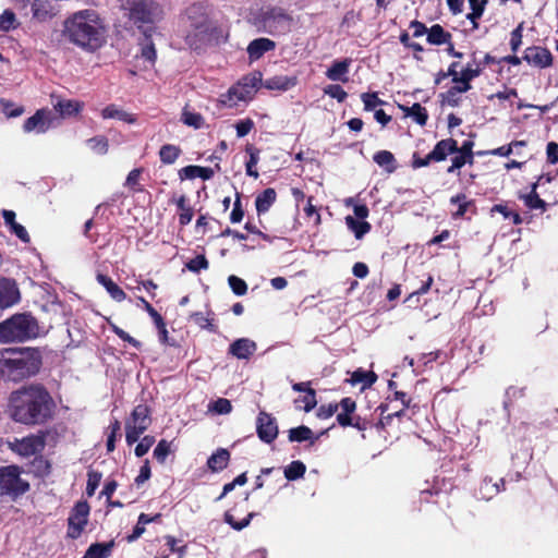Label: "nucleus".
<instances>
[{"mask_svg": "<svg viewBox=\"0 0 558 558\" xmlns=\"http://www.w3.org/2000/svg\"><path fill=\"white\" fill-rule=\"evenodd\" d=\"M351 59L335 61L326 71V76L333 82H348V73L351 65Z\"/></svg>", "mask_w": 558, "mask_h": 558, "instance_id": "nucleus-18", "label": "nucleus"}, {"mask_svg": "<svg viewBox=\"0 0 558 558\" xmlns=\"http://www.w3.org/2000/svg\"><path fill=\"white\" fill-rule=\"evenodd\" d=\"M54 109L59 111L61 116H73L83 109V104L76 100H59L54 105Z\"/></svg>", "mask_w": 558, "mask_h": 558, "instance_id": "nucleus-32", "label": "nucleus"}, {"mask_svg": "<svg viewBox=\"0 0 558 558\" xmlns=\"http://www.w3.org/2000/svg\"><path fill=\"white\" fill-rule=\"evenodd\" d=\"M276 201V192L274 189H266L263 191L255 201L256 210L258 214L268 211Z\"/></svg>", "mask_w": 558, "mask_h": 558, "instance_id": "nucleus-28", "label": "nucleus"}, {"mask_svg": "<svg viewBox=\"0 0 558 558\" xmlns=\"http://www.w3.org/2000/svg\"><path fill=\"white\" fill-rule=\"evenodd\" d=\"M453 83L456 85L449 88V97H456L459 94L466 93L472 88L471 83L466 81H454Z\"/></svg>", "mask_w": 558, "mask_h": 558, "instance_id": "nucleus-61", "label": "nucleus"}, {"mask_svg": "<svg viewBox=\"0 0 558 558\" xmlns=\"http://www.w3.org/2000/svg\"><path fill=\"white\" fill-rule=\"evenodd\" d=\"M450 37V34L445 32L442 26H440L439 24L433 25L427 31V41L432 45L446 44L449 41Z\"/></svg>", "mask_w": 558, "mask_h": 558, "instance_id": "nucleus-31", "label": "nucleus"}, {"mask_svg": "<svg viewBox=\"0 0 558 558\" xmlns=\"http://www.w3.org/2000/svg\"><path fill=\"white\" fill-rule=\"evenodd\" d=\"M112 330L121 340L129 342L132 347H134L136 349H138L141 347V342L140 341H137L135 338L130 336L128 332H125L120 327L113 325L112 326Z\"/></svg>", "mask_w": 558, "mask_h": 558, "instance_id": "nucleus-63", "label": "nucleus"}, {"mask_svg": "<svg viewBox=\"0 0 558 558\" xmlns=\"http://www.w3.org/2000/svg\"><path fill=\"white\" fill-rule=\"evenodd\" d=\"M256 348V343L253 340L241 338L230 345L229 352L240 360H246L254 354Z\"/></svg>", "mask_w": 558, "mask_h": 558, "instance_id": "nucleus-17", "label": "nucleus"}, {"mask_svg": "<svg viewBox=\"0 0 558 558\" xmlns=\"http://www.w3.org/2000/svg\"><path fill=\"white\" fill-rule=\"evenodd\" d=\"M296 78L290 77L287 75H276L269 78H266L262 85L270 90H288L295 86Z\"/></svg>", "mask_w": 558, "mask_h": 558, "instance_id": "nucleus-22", "label": "nucleus"}, {"mask_svg": "<svg viewBox=\"0 0 558 558\" xmlns=\"http://www.w3.org/2000/svg\"><path fill=\"white\" fill-rule=\"evenodd\" d=\"M186 268L193 272H199L203 269L208 268V260L204 255H197L186 263Z\"/></svg>", "mask_w": 558, "mask_h": 558, "instance_id": "nucleus-53", "label": "nucleus"}, {"mask_svg": "<svg viewBox=\"0 0 558 558\" xmlns=\"http://www.w3.org/2000/svg\"><path fill=\"white\" fill-rule=\"evenodd\" d=\"M345 225L357 240L362 239L371 230V225L367 221L357 220L352 216L345 217Z\"/></svg>", "mask_w": 558, "mask_h": 558, "instance_id": "nucleus-30", "label": "nucleus"}, {"mask_svg": "<svg viewBox=\"0 0 558 558\" xmlns=\"http://www.w3.org/2000/svg\"><path fill=\"white\" fill-rule=\"evenodd\" d=\"M179 175L181 180H191L195 178L209 180L214 175V170L199 166H186L180 170Z\"/></svg>", "mask_w": 558, "mask_h": 558, "instance_id": "nucleus-26", "label": "nucleus"}, {"mask_svg": "<svg viewBox=\"0 0 558 558\" xmlns=\"http://www.w3.org/2000/svg\"><path fill=\"white\" fill-rule=\"evenodd\" d=\"M32 12L34 19L47 21L56 14V8L51 0H34Z\"/></svg>", "mask_w": 558, "mask_h": 558, "instance_id": "nucleus-19", "label": "nucleus"}, {"mask_svg": "<svg viewBox=\"0 0 558 558\" xmlns=\"http://www.w3.org/2000/svg\"><path fill=\"white\" fill-rule=\"evenodd\" d=\"M155 438L153 436H145L135 447V454L137 457L145 456L150 447L154 445Z\"/></svg>", "mask_w": 558, "mask_h": 558, "instance_id": "nucleus-58", "label": "nucleus"}, {"mask_svg": "<svg viewBox=\"0 0 558 558\" xmlns=\"http://www.w3.org/2000/svg\"><path fill=\"white\" fill-rule=\"evenodd\" d=\"M523 59L534 66L547 68L553 62V57L549 50L542 47H530L525 50Z\"/></svg>", "mask_w": 558, "mask_h": 558, "instance_id": "nucleus-14", "label": "nucleus"}, {"mask_svg": "<svg viewBox=\"0 0 558 558\" xmlns=\"http://www.w3.org/2000/svg\"><path fill=\"white\" fill-rule=\"evenodd\" d=\"M522 199L530 209H545V202L536 193V184L533 185L529 194L522 196Z\"/></svg>", "mask_w": 558, "mask_h": 558, "instance_id": "nucleus-41", "label": "nucleus"}, {"mask_svg": "<svg viewBox=\"0 0 558 558\" xmlns=\"http://www.w3.org/2000/svg\"><path fill=\"white\" fill-rule=\"evenodd\" d=\"M257 435L264 442L270 444L278 436L276 420L266 412H260L256 421Z\"/></svg>", "mask_w": 558, "mask_h": 558, "instance_id": "nucleus-12", "label": "nucleus"}, {"mask_svg": "<svg viewBox=\"0 0 558 558\" xmlns=\"http://www.w3.org/2000/svg\"><path fill=\"white\" fill-rule=\"evenodd\" d=\"M54 117L50 110L39 109L25 120L23 124V130L25 133L35 132L37 134H43L47 132L51 126Z\"/></svg>", "mask_w": 558, "mask_h": 558, "instance_id": "nucleus-11", "label": "nucleus"}, {"mask_svg": "<svg viewBox=\"0 0 558 558\" xmlns=\"http://www.w3.org/2000/svg\"><path fill=\"white\" fill-rule=\"evenodd\" d=\"M472 12L466 15V17L476 26V20H478L483 12L484 5L480 2V0H469Z\"/></svg>", "mask_w": 558, "mask_h": 558, "instance_id": "nucleus-56", "label": "nucleus"}, {"mask_svg": "<svg viewBox=\"0 0 558 558\" xmlns=\"http://www.w3.org/2000/svg\"><path fill=\"white\" fill-rule=\"evenodd\" d=\"M21 300L20 290L12 279H0V310L12 307Z\"/></svg>", "mask_w": 558, "mask_h": 558, "instance_id": "nucleus-13", "label": "nucleus"}, {"mask_svg": "<svg viewBox=\"0 0 558 558\" xmlns=\"http://www.w3.org/2000/svg\"><path fill=\"white\" fill-rule=\"evenodd\" d=\"M254 515H255V513L251 512L242 521H235L234 517L230 513V511H227L225 513V522L228 523L229 525H231L232 529H234L236 531H241L250 524V522Z\"/></svg>", "mask_w": 558, "mask_h": 558, "instance_id": "nucleus-47", "label": "nucleus"}, {"mask_svg": "<svg viewBox=\"0 0 558 558\" xmlns=\"http://www.w3.org/2000/svg\"><path fill=\"white\" fill-rule=\"evenodd\" d=\"M182 122L194 129H201L204 125V118L195 111H191L187 108H184L181 117Z\"/></svg>", "mask_w": 558, "mask_h": 558, "instance_id": "nucleus-39", "label": "nucleus"}, {"mask_svg": "<svg viewBox=\"0 0 558 558\" xmlns=\"http://www.w3.org/2000/svg\"><path fill=\"white\" fill-rule=\"evenodd\" d=\"M304 403V411L310 412L312 411L316 404V395L314 389H307L305 396L301 400Z\"/></svg>", "mask_w": 558, "mask_h": 558, "instance_id": "nucleus-64", "label": "nucleus"}, {"mask_svg": "<svg viewBox=\"0 0 558 558\" xmlns=\"http://www.w3.org/2000/svg\"><path fill=\"white\" fill-rule=\"evenodd\" d=\"M407 117H411L417 124L425 125L427 121V111L420 104H414L405 109Z\"/></svg>", "mask_w": 558, "mask_h": 558, "instance_id": "nucleus-40", "label": "nucleus"}, {"mask_svg": "<svg viewBox=\"0 0 558 558\" xmlns=\"http://www.w3.org/2000/svg\"><path fill=\"white\" fill-rule=\"evenodd\" d=\"M29 484L21 477V470L16 465L0 469V494L20 496L26 493Z\"/></svg>", "mask_w": 558, "mask_h": 558, "instance_id": "nucleus-6", "label": "nucleus"}, {"mask_svg": "<svg viewBox=\"0 0 558 558\" xmlns=\"http://www.w3.org/2000/svg\"><path fill=\"white\" fill-rule=\"evenodd\" d=\"M253 128H254L253 120H251V119L240 120L235 124L238 137H244L252 131Z\"/></svg>", "mask_w": 558, "mask_h": 558, "instance_id": "nucleus-60", "label": "nucleus"}, {"mask_svg": "<svg viewBox=\"0 0 558 558\" xmlns=\"http://www.w3.org/2000/svg\"><path fill=\"white\" fill-rule=\"evenodd\" d=\"M275 43L268 38H257L247 46V53L251 60H258L265 52L275 48Z\"/></svg>", "mask_w": 558, "mask_h": 558, "instance_id": "nucleus-20", "label": "nucleus"}, {"mask_svg": "<svg viewBox=\"0 0 558 558\" xmlns=\"http://www.w3.org/2000/svg\"><path fill=\"white\" fill-rule=\"evenodd\" d=\"M48 392L40 386H29L11 395V415L23 424H37L49 415Z\"/></svg>", "mask_w": 558, "mask_h": 558, "instance_id": "nucleus-2", "label": "nucleus"}, {"mask_svg": "<svg viewBox=\"0 0 558 558\" xmlns=\"http://www.w3.org/2000/svg\"><path fill=\"white\" fill-rule=\"evenodd\" d=\"M101 481V474L95 471L88 472V480H87V486H86V494L88 496H93L95 494V490L97 489L99 483Z\"/></svg>", "mask_w": 558, "mask_h": 558, "instance_id": "nucleus-57", "label": "nucleus"}, {"mask_svg": "<svg viewBox=\"0 0 558 558\" xmlns=\"http://www.w3.org/2000/svg\"><path fill=\"white\" fill-rule=\"evenodd\" d=\"M377 379V376L373 372H367L363 369H357L353 372L350 383L352 385H361L362 389L371 387Z\"/></svg>", "mask_w": 558, "mask_h": 558, "instance_id": "nucleus-29", "label": "nucleus"}, {"mask_svg": "<svg viewBox=\"0 0 558 558\" xmlns=\"http://www.w3.org/2000/svg\"><path fill=\"white\" fill-rule=\"evenodd\" d=\"M9 448L19 456L28 458L44 450L45 439L38 435H29L21 439L15 438L13 441H9Z\"/></svg>", "mask_w": 558, "mask_h": 558, "instance_id": "nucleus-8", "label": "nucleus"}, {"mask_svg": "<svg viewBox=\"0 0 558 558\" xmlns=\"http://www.w3.org/2000/svg\"><path fill=\"white\" fill-rule=\"evenodd\" d=\"M150 424L149 410L144 404L134 408L125 422V439L129 445L136 442Z\"/></svg>", "mask_w": 558, "mask_h": 558, "instance_id": "nucleus-7", "label": "nucleus"}, {"mask_svg": "<svg viewBox=\"0 0 558 558\" xmlns=\"http://www.w3.org/2000/svg\"><path fill=\"white\" fill-rule=\"evenodd\" d=\"M102 119H117L129 124L136 122V117L130 112L124 111L117 105H109L101 110Z\"/></svg>", "mask_w": 558, "mask_h": 558, "instance_id": "nucleus-25", "label": "nucleus"}, {"mask_svg": "<svg viewBox=\"0 0 558 558\" xmlns=\"http://www.w3.org/2000/svg\"><path fill=\"white\" fill-rule=\"evenodd\" d=\"M113 545V542L92 544L86 550L84 558H108Z\"/></svg>", "mask_w": 558, "mask_h": 558, "instance_id": "nucleus-27", "label": "nucleus"}, {"mask_svg": "<svg viewBox=\"0 0 558 558\" xmlns=\"http://www.w3.org/2000/svg\"><path fill=\"white\" fill-rule=\"evenodd\" d=\"M482 69L475 62H469L461 71L459 81H466L471 83L472 80L480 76Z\"/></svg>", "mask_w": 558, "mask_h": 558, "instance_id": "nucleus-43", "label": "nucleus"}, {"mask_svg": "<svg viewBox=\"0 0 558 558\" xmlns=\"http://www.w3.org/2000/svg\"><path fill=\"white\" fill-rule=\"evenodd\" d=\"M525 142L524 141H515L507 146H501L496 149H493L490 151L492 155L501 156V157H508L512 153H514L515 147H524Z\"/></svg>", "mask_w": 558, "mask_h": 558, "instance_id": "nucleus-52", "label": "nucleus"}, {"mask_svg": "<svg viewBox=\"0 0 558 558\" xmlns=\"http://www.w3.org/2000/svg\"><path fill=\"white\" fill-rule=\"evenodd\" d=\"M250 99H252L250 92L245 90L243 86L235 84L226 94L220 96V104L228 108H234L241 102H247Z\"/></svg>", "mask_w": 558, "mask_h": 558, "instance_id": "nucleus-15", "label": "nucleus"}, {"mask_svg": "<svg viewBox=\"0 0 558 558\" xmlns=\"http://www.w3.org/2000/svg\"><path fill=\"white\" fill-rule=\"evenodd\" d=\"M306 466L303 462L296 460L292 461L284 468V476L288 481H295L304 476Z\"/></svg>", "mask_w": 558, "mask_h": 558, "instance_id": "nucleus-35", "label": "nucleus"}, {"mask_svg": "<svg viewBox=\"0 0 558 558\" xmlns=\"http://www.w3.org/2000/svg\"><path fill=\"white\" fill-rule=\"evenodd\" d=\"M228 282L234 294L244 295L246 293L247 284L243 279L232 275L228 278Z\"/></svg>", "mask_w": 558, "mask_h": 558, "instance_id": "nucleus-51", "label": "nucleus"}, {"mask_svg": "<svg viewBox=\"0 0 558 558\" xmlns=\"http://www.w3.org/2000/svg\"><path fill=\"white\" fill-rule=\"evenodd\" d=\"M19 26L20 22L12 10H4L0 14V32H10L16 29Z\"/></svg>", "mask_w": 558, "mask_h": 558, "instance_id": "nucleus-34", "label": "nucleus"}, {"mask_svg": "<svg viewBox=\"0 0 558 558\" xmlns=\"http://www.w3.org/2000/svg\"><path fill=\"white\" fill-rule=\"evenodd\" d=\"M209 410L217 414H228L232 410L231 402L228 399L219 398L209 404Z\"/></svg>", "mask_w": 558, "mask_h": 558, "instance_id": "nucleus-50", "label": "nucleus"}, {"mask_svg": "<svg viewBox=\"0 0 558 558\" xmlns=\"http://www.w3.org/2000/svg\"><path fill=\"white\" fill-rule=\"evenodd\" d=\"M499 492V483H493L492 478H485L480 486L478 495L482 499L489 500Z\"/></svg>", "mask_w": 558, "mask_h": 558, "instance_id": "nucleus-38", "label": "nucleus"}, {"mask_svg": "<svg viewBox=\"0 0 558 558\" xmlns=\"http://www.w3.org/2000/svg\"><path fill=\"white\" fill-rule=\"evenodd\" d=\"M230 460V452L225 448L217 449L207 460L208 469L214 472L225 470Z\"/></svg>", "mask_w": 558, "mask_h": 558, "instance_id": "nucleus-23", "label": "nucleus"}, {"mask_svg": "<svg viewBox=\"0 0 558 558\" xmlns=\"http://www.w3.org/2000/svg\"><path fill=\"white\" fill-rule=\"evenodd\" d=\"M458 150L457 142L452 138H447L438 142L434 149L430 151V158L434 161H441L447 158L448 155L453 154Z\"/></svg>", "mask_w": 558, "mask_h": 558, "instance_id": "nucleus-21", "label": "nucleus"}, {"mask_svg": "<svg viewBox=\"0 0 558 558\" xmlns=\"http://www.w3.org/2000/svg\"><path fill=\"white\" fill-rule=\"evenodd\" d=\"M171 451V442L161 439L154 449V457L158 462L163 463Z\"/></svg>", "mask_w": 558, "mask_h": 558, "instance_id": "nucleus-49", "label": "nucleus"}, {"mask_svg": "<svg viewBox=\"0 0 558 558\" xmlns=\"http://www.w3.org/2000/svg\"><path fill=\"white\" fill-rule=\"evenodd\" d=\"M120 8L135 24H155L165 15L163 8L154 0H120Z\"/></svg>", "mask_w": 558, "mask_h": 558, "instance_id": "nucleus-5", "label": "nucleus"}, {"mask_svg": "<svg viewBox=\"0 0 558 558\" xmlns=\"http://www.w3.org/2000/svg\"><path fill=\"white\" fill-rule=\"evenodd\" d=\"M64 35L76 46L95 50L105 41L106 26L96 11L82 10L64 22Z\"/></svg>", "mask_w": 558, "mask_h": 558, "instance_id": "nucleus-1", "label": "nucleus"}, {"mask_svg": "<svg viewBox=\"0 0 558 558\" xmlns=\"http://www.w3.org/2000/svg\"><path fill=\"white\" fill-rule=\"evenodd\" d=\"M186 16L189 21L191 22V26L194 27L195 34H189L186 36V39L190 44V46H193L195 44L194 38H198L199 40H203L205 37V34L207 33L208 25H207V16L205 13V9L202 4H193L186 10Z\"/></svg>", "mask_w": 558, "mask_h": 558, "instance_id": "nucleus-9", "label": "nucleus"}, {"mask_svg": "<svg viewBox=\"0 0 558 558\" xmlns=\"http://www.w3.org/2000/svg\"><path fill=\"white\" fill-rule=\"evenodd\" d=\"M247 153L250 154V159L246 162V174L253 178H258V172L255 167L259 160V151L253 147H248Z\"/></svg>", "mask_w": 558, "mask_h": 558, "instance_id": "nucleus-46", "label": "nucleus"}, {"mask_svg": "<svg viewBox=\"0 0 558 558\" xmlns=\"http://www.w3.org/2000/svg\"><path fill=\"white\" fill-rule=\"evenodd\" d=\"M524 395V389L510 386L507 388L505 392V400H504V408L505 410H508L509 407L513 403L514 400L522 398Z\"/></svg>", "mask_w": 558, "mask_h": 558, "instance_id": "nucleus-48", "label": "nucleus"}, {"mask_svg": "<svg viewBox=\"0 0 558 558\" xmlns=\"http://www.w3.org/2000/svg\"><path fill=\"white\" fill-rule=\"evenodd\" d=\"M265 25L271 34L284 32L290 26V19L281 10H274L266 16Z\"/></svg>", "mask_w": 558, "mask_h": 558, "instance_id": "nucleus-16", "label": "nucleus"}, {"mask_svg": "<svg viewBox=\"0 0 558 558\" xmlns=\"http://www.w3.org/2000/svg\"><path fill=\"white\" fill-rule=\"evenodd\" d=\"M374 161L386 169L387 172L392 173L396 170V159L388 150H380L374 155Z\"/></svg>", "mask_w": 558, "mask_h": 558, "instance_id": "nucleus-33", "label": "nucleus"}, {"mask_svg": "<svg viewBox=\"0 0 558 558\" xmlns=\"http://www.w3.org/2000/svg\"><path fill=\"white\" fill-rule=\"evenodd\" d=\"M324 93L339 102H343L348 97L347 92L340 85H328Z\"/></svg>", "mask_w": 558, "mask_h": 558, "instance_id": "nucleus-54", "label": "nucleus"}, {"mask_svg": "<svg viewBox=\"0 0 558 558\" xmlns=\"http://www.w3.org/2000/svg\"><path fill=\"white\" fill-rule=\"evenodd\" d=\"M88 147L98 155H105L108 153L109 144L105 136H95L87 140Z\"/></svg>", "mask_w": 558, "mask_h": 558, "instance_id": "nucleus-42", "label": "nucleus"}, {"mask_svg": "<svg viewBox=\"0 0 558 558\" xmlns=\"http://www.w3.org/2000/svg\"><path fill=\"white\" fill-rule=\"evenodd\" d=\"M180 148L175 145L167 144L163 145L159 150V157L161 162L166 165H171L175 162L178 157L180 156Z\"/></svg>", "mask_w": 558, "mask_h": 558, "instance_id": "nucleus-37", "label": "nucleus"}, {"mask_svg": "<svg viewBox=\"0 0 558 558\" xmlns=\"http://www.w3.org/2000/svg\"><path fill=\"white\" fill-rule=\"evenodd\" d=\"M338 409L339 405L337 403L323 404L317 411V416L323 420L329 418L338 411Z\"/></svg>", "mask_w": 558, "mask_h": 558, "instance_id": "nucleus-62", "label": "nucleus"}, {"mask_svg": "<svg viewBox=\"0 0 558 558\" xmlns=\"http://www.w3.org/2000/svg\"><path fill=\"white\" fill-rule=\"evenodd\" d=\"M39 332L36 319L26 313L15 314L0 324V341H25L37 337Z\"/></svg>", "mask_w": 558, "mask_h": 558, "instance_id": "nucleus-4", "label": "nucleus"}, {"mask_svg": "<svg viewBox=\"0 0 558 558\" xmlns=\"http://www.w3.org/2000/svg\"><path fill=\"white\" fill-rule=\"evenodd\" d=\"M96 279L114 301L122 302L126 299L125 292L110 277L98 274Z\"/></svg>", "mask_w": 558, "mask_h": 558, "instance_id": "nucleus-24", "label": "nucleus"}, {"mask_svg": "<svg viewBox=\"0 0 558 558\" xmlns=\"http://www.w3.org/2000/svg\"><path fill=\"white\" fill-rule=\"evenodd\" d=\"M141 173H142L141 169H133L126 177L125 186L134 192L141 191V189H140Z\"/></svg>", "mask_w": 558, "mask_h": 558, "instance_id": "nucleus-55", "label": "nucleus"}, {"mask_svg": "<svg viewBox=\"0 0 558 558\" xmlns=\"http://www.w3.org/2000/svg\"><path fill=\"white\" fill-rule=\"evenodd\" d=\"M89 505L87 501H78L68 521H69V529H68V535L72 538H76L81 535L82 531L84 530L85 525L87 524L88 514H89Z\"/></svg>", "mask_w": 558, "mask_h": 558, "instance_id": "nucleus-10", "label": "nucleus"}, {"mask_svg": "<svg viewBox=\"0 0 558 558\" xmlns=\"http://www.w3.org/2000/svg\"><path fill=\"white\" fill-rule=\"evenodd\" d=\"M41 366L36 349H4L0 351V374L13 381L35 375Z\"/></svg>", "mask_w": 558, "mask_h": 558, "instance_id": "nucleus-3", "label": "nucleus"}, {"mask_svg": "<svg viewBox=\"0 0 558 558\" xmlns=\"http://www.w3.org/2000/svg\"><path fill=\"white\" fill-rule=\"evenodd\" d=\"M365 110H374L383 101L378 98L377 94L365 93L361 96Z\"/></svg>", "mask_w": 558, "mask_h": 558, "instance_id": "nucleus-59", "label": "nucleus"}, {"mask_svg": "<svg viewBox=\"0 0 558 558\" xmlns=\"http://www.w3.org/2000/svg\"><path fill=\"white\" fill-rule=\"evenodd\" d=\"M259 83H263L262 75L259 73H255L253 75L243 77L238 84L243 86L245 90L250 92V96L252 98Z\"/></svg>", "mask_w": 558, "mask_h": 558, "instance_id": "nucleus-44", "label": "nucleus"}, {"mask_svg": "<svg viewBox=\"0 0 558 558\" xmlns=\"http://www.w3.org/2000/svg\"><path fill=\"white\" fill-rule=\"evenodd\" d=\"M144 35H145V39L141 44V46H142L141 58L144 59L145 61H147L150 65H153L157 58L155 45L149 39V36L147 35L146 32L144 33Z\"/></svg>", "mask_w": 558, "mask_h": 558, "instance_id": "nucleus-36", "label": "nucleus"}, {"mask_svg": "<svg viewBox=\"0 0 558 558\" xmlns=\"http://www.w3.org/2000/svg\"><path fill=\"white\" fill-rule=\"evenodd\" d=\"M312 430L311 428L306 426H299L295 428H291L289 430V440L290 441H305L308 440L312 437Z\"/></svg>", "mask_w": 558, "mask_h": 558, "instance_id": "nucleus-45", "label": "nucleus"}]
</instances>
